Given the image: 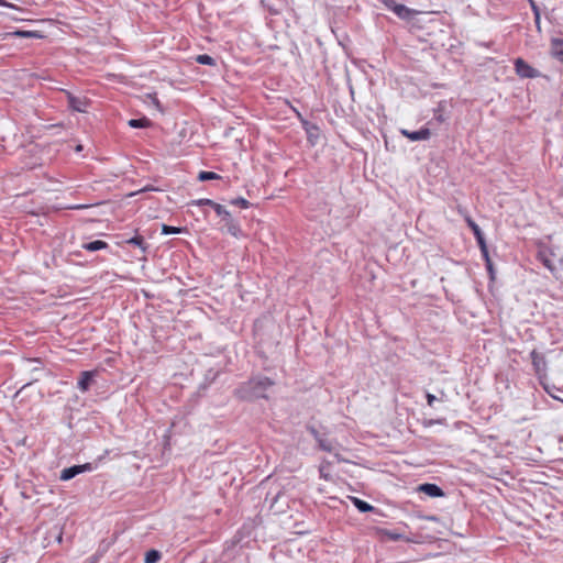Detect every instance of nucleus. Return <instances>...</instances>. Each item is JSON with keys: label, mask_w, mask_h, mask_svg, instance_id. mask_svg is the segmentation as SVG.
<instances>
[{"label": "nucleus", "mask_w": 563, "mask_h": 563, "mask_svg": "<svg viewBox=\"0 0 563 563\" xmlns=\"http://www.w3.org/2000/svg\"><path fill=\"white\" fill-rule=\"evenodd\" d=\"M274 385L268 377H254L238 390L243 399L266 398L265 390Z\"/></svg>", "instance_id": "f257e3e1"}, {"label": "nucleus", "mask_w": 563, "mask_h": 563, "mask_svg": "<svg viewBox=\"0 0 563 563\" xmlns=\"http://www.w3.org/2000/svg\"><path fill=\"white\" fill-rule=\"evenodd\" d=\"M93 470V466L91 463H85L81 465H73L70 467L64 468L60 473L59 478L62 481H69L77 476L78 474H81L84 472H90Z\"/></svg>", "instance_id": "f03ea898"}, {"label": "nucleus", "mask_w": 563, "mask_h": 563, "mask_svg": "<svg viewBox=\"0 0 563 563\" xmlns=\"http://www.w3.org/2000/svg\"><path fill=\"white\" fill-rule=\"evenodd\" d=\"M68 107L77 112H86L88 107V99L86 97H78L70 92H66Z\"/></svg>", "instance_id": "7ed1b4c3"}, {"label": "nucleus", "mask_w": 563, "mask_h": 563, "mask_svg": "<svg viewBox=\"0 0 563 563\" xmlns=\"http://www.w3.org/2000/svg\"><path fill=\"white\" fill-rule=\"evenodd\" d=\"M400 133L413 142L429 140L431 136V131L428 128H422L419 131L413 132L402 129Z\"/></svg>", "instance_id": "20e7f679"}, {"label": "nucleus", "mask_w": 563, "mask_h": 563, "mask_svg": "<svg viewBox=\"0 0 563 563\" xmlns=\"http://www.w3.org/2000/svg\"><path fill=\"white\" fill-rule=\"evenodd\" d=\"M516 71L519 76L523 78H533L536 77V69L528 65L523 59L517 58L515 62Z\"/></svg>", "instance_id": "39448f33"}, {"label": "nucleus", "mask_w": 563, "mask_h": 563, "mask_svg": "<svg viewBox=\"0 0 563 563\" xmlns=\"http://www.w3.org/2000/svg\"><path fill=\"white\" fill-rule=\"evenodd\" d=\"M9 37H27V38L35 37V38H41L43 36H42V34H40L36 31L16 30V31H13V32L0 33V41H4V40H7Z\"/></svg>", "instance_id": "423d86ee"}, {"label": "nucleus", "mask_w": 563, "mask_h": 563, "mask_svg": "<svg viewBox=\"0 0 563 563\" xmlns=\"http://www.w3.org/2000/svg\"><path fill=\"white\" fill-rule=\"evenodd\" d=\"M93 376H95V372H91V371L81 372L80 377L77 383L78 388L84 393L87 391L90 388Z\"/></svg>", "instance_id": "0eeeda50"}, {"label": "nucleus", "mask_w": 563, "mask_h": 563, "mask_svg": "<svg viewBox=\"0 0 563 563\" xmlns=\"http://www.w3.org/2000/svg\"><path fill=\"white\" fill-rule=\"evenodd\" d=\"M419 490L430 497H442L444 495L441 487L435 484L426 483L419 486Z\"/></svg>", "instance_id": "6e6552de"}, {"label": "nucleus", "mask_w": 563, "mask_h": 563, "mask_svg": "<svg viewBox=\"0 0 563 563\" xmlns=\"http://www.w3.org/2000/svg\"><path fill=\"white\" fill-rule=\"evenodd\" d=\"M385 4L399 18H407L409 15V9L404 4L396 3L394 0H386Z\"/></svg>", "instance_id": "1a4fd4ad"}, {"label": "nucleus", "mask_w": 563, "mask_h": 563, "mask_svg": "<svg viewBox=\"0 0 563 563\" xmlns=\"http://www.w3.org/2000/svg\"><path fill=\"white\" fill-rule=\"evenodd\" d=\"M551 53L554 58L563 63V38H553L551 41Z\"/></svg>", "instance_id": "9d476101"}, {"label": "nucleus", "mask_w": 563, "mask_h": 563, "mask_svg": "<svg viewBox=\"0 0 563 563\" xmlns=\"http://www.w3.org/2000/svg\"><path fill=\"white\" fill-rule=\"evenodd\" d=\"M108 244L104 241L96 240L88 243L82 244V249L89 251V252H96L99 250L107 249Z\"/></svg>", "instance_id": "9b49d317"}, {"label": "nucleus", "mask_w": 563, "mask_h": 563, "mask_svg": "<svg viewBox=\"0 0 563 563\" xmlns=\"http://www.w3.org/2000/svg\"><path fill=\"white\" fill-rule=\"evenodd\" d=\"M318 444H319L320 450L325 451V452H333L335 449L333 441L328 439L324 435L322 438H320V440L318 441Z\"/></svg>", "instance_id": "f8f14e48"}, {"label": "nucleus", "mask_w": 563, "mask_h": 563, "mask_svg": "<svg viewBox=\"0 0 563 563\" xmlns=\"http://www.w3.org/2000/svg\"><path fill=\"white\" fill-rule=\"evenodd\" d=\"M352 501H353V505L361 511V512H367V511H371L374 509V507L372 505H369L368 503L357 498V497H353L352 498Z\"/></svg>", "instance_id": "ddd939ff"}, {"label": "nucleus", "mask_w": 563, "mask_h": 563, "mask_svg": "<svg viewBox=\"0 0 563 563\" xmlns=\"http://www.w3.org/2000/svg\"><path fill=\"white\" fill-rule=\"evenodd\" d=\"M225 225H227V229H228V232L238 238L241 235V229L239 227L238 223H235L232 219V217H230V220H225Z\"/></svg>", "instance_id": "4468645a"}, {"label": "nucleus", "mask_w": 563, "mask_h": 563, "mask_svg": "<svg viewBox=\"0 0 563 563\" xmlns=\"http://www.w3.org/2000/svg\"><path fill=\"white\" fill-rule=\"evenodd\" d=\"M126 243L140 247L143 252H145L147 249V245H146L143 236H141V235H135V236L126 240Z\"/></svg>", "instance_id": "2eb2a0df"}, {"label": "nucleus", "mask_w": 563, "mask_h": 563, "mask_svg": "<svg viewBox=\"0 0 563 563\" xmlns=\"http://www.w3.org/2000/svg\"><path fill=\"white\" fill-rule=\"evenodd\" d=\"M195 60L198 64H201V65H209V66H214L216 65L214 58L211 57L210 55H207V54L197 55L195 57Z\"/></svg>", "instance_id": "dca6fc26"}, {"label": "nucleus", "mask_w": 563, "mask_h": 563, "mask_svg": "<svg viewBox=\"0 0 563 563\" xmlns=\"http://www.w3.org/2000/svg\"><path fill=\"white\" fill-rule=\"evenodd\" d=\"M212 208L214 209L216 213L223 219V221L230 220L231 213L225 209V207L216 202Z\"/></svg>", "instance_id": "f3484780"}, {"label": "nucleus", "mask_w": 563, "mask_h": 563, "mask_svg": "<svg viewBox=\"0 0 563 563\" xmlns=\"http://www.w3.org/2000/svg\"><path fill=\"white\" fill-rule=\"evenodd\" d=\"M151 124L150 120L146 119V118H143V119H131L129 121V125L131 128H134V129H139V128H146Z\"/></svg>", "instance_id": "a211bd4d"}, {"label": "nucleus", "mask_w": 563, "mask_h": 563, "mask_svg": "<svg viewBox=\"0 0 563 563\" xmlns=\"http://www.w3.org/2000/svg\"><path fill=\"white\" fill-rule=\"evenodd\" d=\"M468 225L473 230V233H474V235L476 238L477 243H482L483 241H485L484 235H483L479 227L474 221L468 220Z\"/></svg>", "instance_id": "6ab92c4d"}, {"label": "nucleus", "mask_w": 563, "mask_h": 563, "mask_svg": "<svg viewBox=\"0 0 563 563\" xmlns=\"http://www.w3.org/2000/svg\"><path fill=\"white\" fill-rule=\"evenodd\" d=\"M161 559V553L157 550H150L145 554V563H156Z\"/></svg>", "instance_id": "aec40b11"}, {"label": "nucleus", "mask_w": 563, "mask_h": 563, "mask_svg": "<svg viewBox=\"0 0 563 563\" xmlns=\"http://www.w3.org/2000/svg\"><path fill=\"white\" fill-rule=\"evenodd\" d=\"M220 176L213 172H200L199 175H198V179L200 181H207V180H213V179H219Z\"/></svg>", "instance_id": "412c9836"}, {"label": "nucleus", "mask_w": 563, "mask_h": 563, "mask_svg": "<svg viewBox=\"0 0 563 563\" xmlns=\"http://www.w3.org/2000/svg\"><path fill=\"white\" fill-rule=\"evenodd\" d=\"M530 357H531L532 364L534 365L536 368H539L540 364L544 363V357L536 350H533L530 353Z\"/></svg>", "instance_id": "4be33fe9"}, {"label": "nucleus", "mask_w": 563, "mask_h": 563, "mask_svg": "<svg viewBox=\"0 0 563 563\" xmlns=\"http://www.w3.org/2000/svg\"><path fill=\"white\" fill-rule=\"evenodd\" d=\"M230 203L233 206L240 207L242 209H246L250 206V202L242 197L230 200Z\"/></svg>", "instance_id": "5701e85b"}, {"label": "nucleus", "mask_w": 563, "mask_h": 563, "mask_svg": "<svg viewBox=\"0 0 563 563\" xmlns=\"http://www.w3.org/2000/svg\"><path fill=\"white\" fill-rule=\"evenodd\" d=\"M181 231H183V229L177 228V227H170L167 224H163V227H162L163 234H176V233H180Z\"/></svg>", "instance_id": "b1692460"}, {"label": "nucleus", "mask_w": 563, "mask_h": 563, "mask_svg": "<svg viewBox=\"0 0 563 563\" xmlns=\"http://www.w3.org/2000/svg\"><path fill=\"white\" fill-rule=\"evenodd\" d=\"M383 536H385L387 539L393 540V541H397L402 538L401 534L393 532V531H388V530H384Z\"/></svg>", "instance_id": "393cba45"}, {"label": "nucleus", "mask_w": 563, "mask_h": 563, "mask_svg": "<svg viewBox=\"0 0 563 563\" xmlns=\"http://www.w3.org/2000/svg\"><path fill=\"white\" fill-rule=\"evenodd\" d=\"M479 245V249H481V252L483 254V257L485 258L486 261V264H489V254H488V250H487V245H486V242L483 241L482 243H478Z\"/></svg>", "instance_id": "a878e982"}, {"label": "nucleus", "mask_w": 563, "mask_h": 563, "mask_svg": "<svg viewBox=\"0 0 563 563\" xmlns=\"http://www.w3.org/2000/svg\"><path fill=\"white\" fill-rule=\"evenodd\" d=\"M214 201L211 200V199H199V200H195L191 202V205H197V206H210V207H213L214 206Z\"/></svg>", "instance_id": "bb28decb"}, {"label": "nucleus", "mask_w": 563, "mask_h": 563, "mask_svg": "<svg viewBox=\"0 0 563 563\" xmlns=\"http://www.w3.org/2000/svg\"><path fill=\"white\" fill-rule=\"evenodd\" d=\"M528 2L530 4V7H531V10L533 12L534 18H539L540 9L537 5L536 1L534 0H528Z\"/></svg>", "instance_id": "cd10ccee"}, {"label": "nucleus", "mask_w": 563, "mask_h": 563, "mask_svg": "<svg viewBox=\"0 0 563 563\" xmlns=\"http://www.w3.org/2000/svg\"><path fill=\"white\" fill-rule=\"evenodd\" d=\"M308 430L317 442L323 437L314 427H308Z\"/></svg>", "instance_id": "c85d7f7f"}, {"label": "nucleus", "mask_w": 563, "mask_h": 563, "mask_svg": "<svg viewBox=\"0 0 563 563\" xmlns=\"http://www.w3.org/2000/svg\"><path fill=\"white\" fill-rule=\"evenodd\" d=\"M148 98L151 99L152 103L159 110L162 111V108H161V102L159 100L156 98L155 95H148Z\"/></svg>", "instance_id": "c756f323"}, {"label": "nucleus", "mask_w": 563, "mask_h": 563, "mask_svg": "<svg viewBox=\"0 0 563 563\" xmlns=\"http://www.w3.org/2000/svg\"><path fill=\"white\" fill-rule=\"evenodd\" d=\"M99 559H100L99 554H93V555L89 556L88 559H86L82 563H98Z\"/></svg>", "instance_id": "7c9ffc66"}, {"label": "nucleus", "mask_w": 563, "mask_h": 563, "mask_svg": "<svg viewBox=\"0 0 563 563\" xmlns=\"http://www.w3.org/2000/svg\"><path fill=\"white\" fill-rule=\"evenodd\" d=\"M91 207V205H75V206H70L68 207V209H73V210H82V209H87Z\"/></svg>", "instance_id": "2f4dec72"}, {"label": "nucleus", "mask_w": 563, "mask_h": 563, "mask_svg": "<svg viewBox=\"0 0 563 563\" xmlns=\"http://www.w3.org/2000/svg\"><path fill=\"white\" fill-rule=\"evenodd\" d=\"M427 402L429 406H433V402L437 400V397L432 394H427Z\"/></svg>", "instance_id": "473e14b6"}, {"label": "nucleus", "mask_w": 563, "mask_h": 563, "mask_svg": "<svg viewBox=\"0 0 563 563\" xmlns=\"http://www.w3.org/2000/svg\"><path fill=\"white\" fill-rule=\"evenodd\" d=\"M534 23H536L537 29L540 30L541 29L540 16L539 18H534Z\"/></svg>", "instance_id": "72a5a7b5"}, {"label": "nucleus", "mask_w": 563, "mask_h": 563, "mask_svg": "<svg viewBox=\"0 0 563 563\" xmlns=\"http://www.w3.org/2000/svg\"><path fill=\"white\" fill-rule=\"evenodd\" d=\"M487 265V269L489 271L490 274H493V265H492V262L489 261V264H486Z\"/></svg>", "instance_id": "f704fd0d"}, {"label": "nucleus", "mask_w": 563, "mask_h": 563, "mask_svg": "<svg viewBox=\"0 0 563 563\" xmlns=\"http://www.w3.org/2000/svg\"><path fill=\"white\" fill-rule=\"evenodd\" d=\"M76 150L81 151V145H78Z\"/></svg>", "instance_id": "c9c22d12"}]
</instances>
